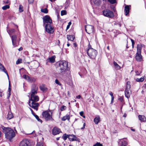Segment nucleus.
Here are the masks:
<instances>
[{
    "label": "nucleus",
    "mask_w": 146,
    "mask_h": 146,
    "mask_svg": "<svg viewBox=\"0 0 146 146\" xmlns=\"http://www.w3.org/2000/svg\"><path fill=\"white\" fill-rule=\"evenodd\" d=\"M3 132L4 133L5 137L9 139L10 141L15 136V134L13 130L11 128L2 126Z\"/></svg>",
    "instance_id": "nucleus-1"
},
{
    "label": "nucleus",
    "mask_w": 146,
    "mask_h": 146,
    "mask_svg": "<svg viewBox=\"0 0 146 146\" xmlns=\"http://www.w3.org/2000/svg\"><path fill=\"white\" fill-rule=\"evenodd\" d=\"M58 66L61 72H64L69 70L68 67V62L65 60L60 61L58 62Z\"/></svg>",
    "instance_id": "nucleus-2"
},
{
    "label": "nucleus",
    "mask_w": 146,
    "mask_h": 146,
    "mask_svg": "<svg viewBox=\"0 0 146 146\" xmlns=\"http://www.w3.org/2000/svg\"><path fill=\"white\" fill-rule=\"evenodd\" d=\"M50 111H43L42 113V116L46 121H53V120L52 116V113L51 112L50 113Z\"/></svg>",
    "instance_id": "nucleus-3"
},
{
    "label": "nucleus",
    "mask_w": 146,
    "mask_h": 146,
    "mask_svg": "<svg viewBox=\"0 0 146 146\" xmlns=\"http://www.w3.org/2000/svg\"><path fill=\"white\" fill-rule=\"evenodd\" d=\"M97 52L96 50L92 48L88 49L87 54L89 56L93 59H95L96 56Z\"/></svg>",
    "instance_id": "nucleus-4"
},
{
    "label": "nucleus",
    "mask_w": 146,
    "mask_h": 146,
    "mask_svg": "<svg viewBox=\"0 0 146 146\" xmlns=\"http://www.w3.org/2000/svg\"><path fill=\"white\" fill-rule=\"evenodd\" d=\"M130 82H127V84L125 92V95L126 97L129 98L131 94V90L130 89L131 86Z\"/></svg>",
    "instance_id": "nucleus-5"
},
{
    "label": "nucleus",
    "mask_w": 146,
    "mask_h": 146,
    "mask_svg": "<svg viewBox=\"0 0 146 146\" xmlns=\"http://www.w3.org/2000/svg\"><path fill=\"white\" fill-rule=\"evenodd\" d=\"M19 146H33L30 140L24 139L19 144Z\"/></svg>",
    "instance_id": "nucleus-6"
},
{
    "label": "nucleus",
    "mask_w": 146,
    "mask_h": 146,
    "mask_svg": "<svg viewBox=\"0 0 146 146\" xmlns=\"http://www.w3.org/2000/svg\"><path fill=\"white\" fill-rule=\"evenodd\" d=\"M103 13L104 16L109 18H112L114 16L113 12L109 9H106L103 10Z\"/></svg>",
    "instance_id": "nucleus-7"
},
{
    "label": "nucleus",
    "mask_w": 146,
    "mask_h": 146,
    "mask_svg": "<svg viewBox=\"0 0 146 146\" xmlns=\"http://www.w3.org/2000/svg\"><path fill=\"white\" fill-rule=\"evenodd\" d=\"M42 19L43 20V25H45L47 24H50L52 23V19L48 15H46Z\"/></svg>",
    "instance_id": "nucleus-8"
},
{
    "label": "nucleus",
    "mask_w": 146,
    "mask_h": 146,
    "mask_svg": "<svg viewBox=\"0 0 146 146\" xmlns=\"http://www.w3.org/2000/svg\"><path fill=\"white\" fill-rule=\"evenodd\" d=\"M46 31L49 33H52L54 31V27L50 24H47L45 26Z\"/></svg>",
    "instance_id": "nucleus-9"
},
{
    "label": "nucleus",
    "mask_w": 146,
    "mask_h": 146,
    "mask_svg": "<svg viewBox=\"0 0 146 146\" xmlns=\"http://www.w3.org/2000/svg\"><path fill=\"white\" fill-rule=\"evenodd\" d=\"M85 29L88 33L90 34L94 32V27L92 25H87L85 26Z\"/></svg>",
    "instance_id": "nucleus-10"
},
{
    "label": "nucleus",
    "mask_w": 146,
    "mask_h": 146,
    "mask_svg": "<svg viewBox=\"0 0 146 146\" xmlns=\"http://www.w3.org/2000/svg\"><path fill=\"white\" fill-rule=\"evenodd\" d=\"M29 105L32 108L36 110V111L38 110V107L39 106V104L36 102H31V101H29Z\"/></svg>",
    "instance_id": "nucleus-11"
},
{
    "label": "nucleus",
    "mask_w": 146,
    "mask_h": 146,
    "mask_svg": "<svg viewBox=\"0 0 146 146\" xmlns=\"http://www.w3.org/2000/svg\"><path fill=\"white\" fill-rule=\"evenodd\" d=\"M38 87L35 84L32 85L31 91V95H35L37 93Z\"/></svg>",
    "instance_id": "nucleus-12"
},
{
    "label": "nucleus",
    "mask_w": 146,
    "mask_h": 146,
    "mask_svg": "<svg viewBox=\"0 0 146 146\" xmlns=\"http://www.w3.org/2000/svg\"><path fill=\"white\" fill-rule=\"evenodd\" d=\"M39 97L35 95H31V99L29 101H31V102H37L39 100Z\"/></svg>",
    "instance_id": "nucleus-13"
},
{
    "label": "nucleus",
    "mask_w": 146,
    "mask_h": 146,
    "mask_svg": "<svg viewBox=\"0 0 146 146\" xmlns=\"http://www.w3.org/2000/svg\"><path fill=\"white\" fill-rule=\"evenodd\" d=\"M52 133L54 135H56L59 134L60 131V129L56 127H54L52 129Z\"/></svg>",
    "instance_id": "nucleus-14"
},
{
    "label": "nucleus",
    "mask_w": 146,
    "mask_h": 146,
    "mask_svg": "<svg viewBox=\"0 0 146 146\" xmlns=\"http://www.w3.org/2000/svg\"><path fill=\"white\" fill-rule=\"evenodd\" d=\"M136 60L140 62L142 60V56L141 55V53H139L137 52L135 57Z\"/></svg>",
    "instance_id": "nucleus-15"
},
{
    "label": "nucleus",
    "mask_w": 146,
    "mask_h": 146,
    "mask_svg": "<svg viewBox=\"0 0 146 146\" xmlns=\"http://www.w3.org/2000/svg\"><path fill=\"white\" fill-rule=\"evenodd\" d=\"M143 47H144V45L141 44H138L137 45V52L139 53V54L141 53L142 48Z\"/></svg>",
    "instance_id": "nucleus-16"
},
{
    "label": "nucleus",
    "mask_w": 146,
    "mask_h": 146,
    "mask_svg": "<svg viewBox=\"0 0 146 146\" xmlns=\"http://www.w3.org/2000/svg\"><path fill=\"white\" fill-rule=\"evenodd\" d=\"M0 71L3 72L5 73L6 74L8 78H9V76H8V74L7 73V70H6V69L4 68L3 66L0 63Z\"/></svg>",
    "instance_id": "nucleus-17"
},
{
    "label": "nucleus",
    "mask_w": 146,
    "mask_h": 146,
    "mask_svg": "<svg viewBox=\"0 0 146 146\" xmlns=\"http://www.w3.org/2000/svg\"><path fill=\"white\" fill-rule=\"evenodd\" d=\"M77 138L74 135H72L68 136V139L70 141H76Z\"/></svg>",
    "instance_id": "nucleus-18"
},
{
    "label": "nucleus",
    "mask_w": 146,
    "mask_h": 146,
    "mask_svg": "<svg viewBox=\"0 0 146 146\" xmlns=\"http://www.w3.org/2000/svg\"><path fill=\"white\" fill-rule=\"evenodd\" d=\"M11 38H12V41L13 44V45H15L17 38V36L15 35H13L12 36H11Z\"/></svg>",
    "instance_id": "nucleus-19"
},
{
    "label": "nucleus",
    "mask_w": 146,
    "mask_h": 146,
    "mask_svg": "<svg viewBox=\"0 0 146 146\" xmlns=\"http://www.w3.org/2000/svg\"><path fill=\"white\" fill-rule=\"evenodd\" d=\"M130 8L129 5H126L125 7L124 11L125 12V15H127L129 13Z\"/></svg>",
    "instance_id": "nucleus-20"
},
{
    "label": "nucleus",
    "mask_w": 146,
    "mask_h": 146,
    "mask_svg": "<svg viewBox=\"0 0 146 146\" xmlns=\"http://www.w3.org/2000/svg\"><path fill=\"white\" fill-rule=\"evenodd\" d=\"M100 121V118L99 116H96L94 119V122L96 124H98Z\"/></svg>",
    "instance_id": "nucleus-21"
},
{
    "label": "nucleus",
    "mask_w": 146,
    "mask_h": 146,
    "mask_svg": "<svg viewBox=\"0 0 146 146\" xmlns=\"http://www.w3.org/2000/svg\"><path fill=\"white\" fill-rule=\"evenodd\" d=\"M139 119L141 121H146V118L144 115H139L138 116Z\"/></svg>",
    "instance_id": "nucleus-22"
},
{
    "label": "nucleus",
    "mask_w": 146,
    "mask_h": 146,
    "mask_svg": "<svg viewBox=\"0 0 146 146\" xmlns=\"http://www.w3.org/2000/svg\"><path fill=\"white\" fill-rule=\"evenodd\" d=\"M67 38L68 40L73 41L75 38V37L72 35H67Z\"/></svg>",
    "instance_id": "nucleus-23"
},
{
    "label": "nucleus",
    "mask_w": 146,
    "mask_h": 146,
    "mask_svg": "<svg viewBox=\"0 0 146 146\" xmlns=\"http://www.w3.org/2000/svg\"><path fill=\"white\" fill-rule=\"evenodd\" d=\"M113 64L115 68L117 70H119L120 69V66L115 62L114 61Z\"/></svg>",
    "instance_id": "nucleus-24"
},
{
    "label": "nucleus",
    "mask_w": 146,
    "mask_h": 146,
    "mask_svg": "<svg viewBox=\"0 0 146 146\" xmlns=\"http://www.w3.org/2000/svg\"><path fill=\"white\" fill-rule=\"evenodd\" d=\"M40 90L43 92H46L47 91V88L44 85L40 86Z\"/></svg>",
    "instance_id": "nucleus-25"
},
{
    "label": "nucleus",
    "mask_w": 146,
    "mask_h": 146,
    "mask_svg": "<svg viewBox=\"0 0 146 146\" xmlns=\"http://www.w3.org/2000/svg\"><path fill=\"white\" fill-rule=\"evenodd\" d=\"M55 56H52L51 57L49 58L48 60H49V61L52 63L54 62H55Z\"/></svg>",
    "instance_id": "nucleus-26"
},
{
    "label": "nucleus",
    "mask_w": 146,
    "mask_h": 146,
    "mask_svg": "<svg viewBox=\"0 0 146 146\" xmlns=\"http://www.w3.org/2000/svg\"><path fill=\"white\" fill-rule=\"evenodd\" d=\"M70 116L68 115H66L65 116L63 117L62 119V121H65L66 119L69 120L70 119Z\"/></svg>",
    "instance_id": "nucleus-27"
},
{
    "label": "nucleus",
    "mask_w": 146,
    "mask_h": 146,
    "mask_svg": "<svg viewBox=\"0 0 146 146\" xmlns=\"http://www.w3.org/2000/svg\"><path fill=\"white\" fill-rule=\"evenodd\" d=\"M13 117V115L12 113L11 112H9L7 115L8 119H10Z\"/></svg>",
    "instance_id": "nucleus-28"
},
{
    "label": "nucleus",
    "mask_w": 146,
    "mask_h": 146,
    "mask_svg": "<svg viewBox=\"0 0 146 146\" xmlns=\"http://www.w3.org/2000/svg\"><path fill=\"white\" fill-rule=\"evenodd\" d=\"M144 79V78L143 77H142L140 78H137L135 79V80L137 82H142Z\"/></svg>",
    "instance_id": "nucleus-29"
},
{
    "label": "nucleus",
    "mask_w": 146,
    "mask_h": 146,
    "mask_svg": "<svg viewBox=\"0 0 146 146\" xmlns=\"http://www.w3.org/2000/svg\"><path fill=\"white\" fill-rule=\"evenodd\" d=\"M9 35H11L15 31V30L14 29H12L7 31Z\"/></svg>",
    "instance_id": "nucleus-30"
},
{
    "label": "nucleus",
    "mask_w": 146,
    "mask_h": 146,
    "mask_svg": "<svg viewBox=\"0 0 146 146\" xmlns=\"http://www.w3.org/2000/svg\"><path fill=\"white\" fill-rule=\"evenodd\" d=\"M127 142L126 141L123 140L122 142V146H127Z\"/></svg>",
    "instance_id": "nucleus-31"
},
{
    "label": "nucleus",
    "mask_w": 146,
    "mask_h": 146,
    "mask_svg": "<svg viewBox=\"0 0 146 146\" xmlns=\"http://www.w3.org/2000/svg\"><path fill=\"white\" fill-rule=\"evenodd\" d=\"M69 135H67L66 134H64L62 137L63 139L64 140H66L67 138H68Z\"/></svg>",
    "instance_id": "nucleus-32"
},
{
    "label": "nucleus",
    "mask_w": 146,
    "mask_h": 146,
    "mask_svg": "<svg viewBox=\"0 0 146 146\" xmlns=\"http://www.w3.org/2000/svg\"><path fill=\"white\" fill-rule=\"evenodd\" d=\"M95 4L98 5L100 4V2L99 0H94L93 1Z\"/></svg>",
    "instance_id": "nucleus-33"
},
{
    "label": "nucleus",
    "mask_w": 146,
    "mask_h": 146,
    "mask_svg": "<svg viewBox=\"0 0 146 146\" xmlns=\"http://www.w3.org/2000/svg\"><path fill=\"white\" fill-rule=\"evenodd\" d=\"M41 11L45 13H48V10L46 8L41 9Z\"/></svg>",
    "instance_id": "nucleus-34"
},
{
    "label": "nucleus",
    "mask_w": 146,
    "mask_h": 146,
    "mask_svg": "<svg viewBox=\"0 0 146 146\" xmlns=\"http://www.w3.org/2000/svg\"><path fill=\"white\" fill-rule=\"evenodd\" d=\"M33 115L37 119L38 121L42 123V120L39 118L38 116L37 115H36L35 114L34 115Z\"/></svg>",
    "instance_id": "nucleus-35"
},
{
    "label": "nucleus",
    "mask_w": 146,
    "mask_h": 146,
    "mask_svg": "<svg viewBox=\"0 0 146 146\" xmlns=\"http://www.w3.org/2000/svg\"><path fill=\"white\" fill-rule=\"evenodd\" d=\"M9 5H6L5 6H3L2 9L3 10H5L7 9H9Z\"/></svg>",
    "instance_id": "nucleus-36"
},
{
    "label": "nucleus",
    "mask_w": 146,
    "mask_h": 146,
    "mask_svg": "<svg viewBox=\"0 0 146 146\" xmlns=\"http://www.w3.org/2000/svg\"><path fill=\"white\" fill-rule=\"evenodd\" d=\"M35 81V79L33 78H30L28 80V82H34Z\"/></svg>",
    "instance_id": "nucleus-37"
},
{
    "label": "nucleus",
    "mask_w": 146,
    "mask_h": 146,
    "mask_svg": "<svg viewBox=\"0 0 146 146\" xmlns=\"http://www.w3.org/2000/svg\"><path fill=\"white\" fill-rule=\"evenodd\" d=\"M23 7L21 5H20L19 7V11L20 12H22L23 11Z\"/></svg>",
    "instance_id": "nucleus-38"
},
{
    "label": "nucleus",
    "mask_w": 146,
    "mask_h": 146,
    "mask_svg": "<svg viewBox=\"0 0 146 146\" xmlns=\"http://www.w3.org/2000/svg\"><path fill=\"white\" fill-rule=\"evenodd\" d=\"M23 78L27 80L28 81L30 78V77L26 75H24L23 76Z\"/></svg>",
    "instance_id": "nucleus-39"
},
{
    "label": "nucleus",
    "mask_w": 146,
    "mask_h": 146,
    "mask_svg": "<svg viewBox=\"0 0 146 146\" xmlns=\"http://www.w3.org/2000/svg\"><path fill=\"white\" fill-rule=\"evenodd\" d=\"M61 15H63L66 14V12L65 10H62L61 11Z\"/></svg>",
    "instance_id": "nucleus-40"
},
{
    "label": "nucleus",
    "mask_w": 146,
    "mask_h": 146,
    "mask_svg": "<svg viewBox=\"0 0 146 146\" xmlns=\"http://www.w3.org/2000/svg\"><path fill=\"white\" fill-rule=\"evenodd\" d=\"M22 60L21 59H18L16 62V64H18L22 63Z\"/></svg>",
    "instance_id": "nucleus-41"
},
{
    "label": "nucleus",
    "mask_w": 146,
    "mask_h": 146,
    "mask_svg": "<svg viewBox=\"0 0 146 146\" xmlns=\"http://www.w3.org/2000/svg\"><path fill=\"white\" fill-rule=\"evenodd\" d=\"M93 146H103L102 144L99 142H97L95 144H94Z\"/></svg>",
    "instance_id": "nucleus-42"
},
{
    "label": "nucleus",
    "mask_w": 146,
    "mask_h": 146,
    "mask_svg": "<svg viewBox=\"0 0 146 146\" xmlns=\"http://www.w3.org/2000/svg\"><path fill=\"white\" fill-rule=\"evenodd\" d=\"M55 83L56 84H57L59 86L61 85V84L60 83V82H59V81L57 79H56L55 80Z\"/></svg>",
    "instance_id": "nucleus-43"
},
{
    "label": "nucleus",
    "mask_w": 146,
    "mask_h": 146,
    "mask_svg": "<svg viewBox=\"0 0 146 146\" xmlns=\"http://www.w3.org/2000/svg\"><path fill=\"white\" fill-rule=\"evenodd\" d=\"M66 108V107L65 106H63L61 107L60 108V110L61 111H63L65 110Z\"/></svg>",
    "instance_id": "nucleus-44"
},
{
    "label": "nucleus",
    "mask_w": 146,
    "mask_h": 146,
    "mask_svg": "<svg viewBox=\"0 0 146 146\" xmlns=\"http://www.w3.org/2000/svg\"><path fill=\"white\" fill-rule=\"evenodd\" d=\"M116 0H108V1L111 4H114L115 3Z\"/></svg>",
    "instance_id": "nucleus-45"
},
{
    "label": "nucleus",
    "mask_w": 146,
    "mask_h": 146,
    "mask_svg": "<svg viewBox=\"0 0 146 146\" xmlns=\"http://www.w3.org/2000/svg\"><path fill=\"white\" fill-rule=\"evenodd\" d=\"M71 24L72 23L71 22H69V23H68V25L67 26L66 30H68L70 26L71 25Z\"/></svg>",
    "instance_id": "nucleus-46"
},
{
    "label": "nucleus",
    "mask_w": 146,
    "mask_h": 146,
    "mask_svg": "<svg viewBox=\"0 0 146 146\" xmlns=\"http://www.w3.org/2000/svg\"><path fill=\"white\" fill-rule=\"evenodd\" d=\"M8 92H9V93H10L11 92L10 83V82L9 81V88H8Z\"/></svg>",
    "instance_id": "nucleus-47"
},
{
    "label": "nucleus",
    "mask_w": 146,
    "mask_h": 146,
    "mask_svg": "<svg viewBox=\"0 0 146 146\" xmlns=\"http://www.w3.org/2000/svg\"><path fill=\"white\" fill-rule=\"evenodd\" d=\"M3 90L0 89V96L1 97H2L3 95Z\"/></svg>",
    "instance_id": "nucleus-48"
},
{
    "label": "nucleus",
    "mask_w": 146,
    "mask_h": 146,
    "mask_svg": "<svg viewBox=\"0 0 146 146\" xmlns=\"http://www.w3.org/2000/svg\"><path fill=\"white\" fill-rule=\"evenodd\" d=\"M118 100L122 102L123 101V98L122 97H120L118 98Z\"/></svg>",
    "instance_id": "nucleus-49"
},
{
    "label": "nucleus",
    "mask_w": 146,
    "mask_h": 146,
    "mask_svg": "<svg viewBox=\"0 0 146 146\" xmlns=\"http://www.w3.org/2000/svg\"><path fill=\"white\" fill-rule=\"evenodd\" d=\"M135 73L136 75L137 76L139 75L140 74V73H139L137 70L135 71Z\"/></svg>",
    "instance_id": "nucleus-50"
},
{
    "label": "nucleus",
    "mask_w": 146,
    "mask_h": 146,
    "mask_svg": "<svg viewBox=\"0 0 146 146\" xmlns=\"http://www.w3.org/2000/svg\"><path fill=\"white\" fill-rule=\"evenodd\" d=\"M38 146H43V143H38Z\"/></svg>",
    "instance_id": "nucleus-51"
},
{
    "label": "nucleus",
    "mask_w": 146,
    "mask_h": 146,
    "mask_svg": "<svg viewBox=\"0 0 146 146\" xmlns=\"http://www.w3.org/2000/svg\"><path fill=\"white\" fill-rule=\"evenodd\" d=\"M109 94L111 96V98L112 97H114L113 96V94L111 92H110L109 93Z\"/></svg>",
    "instance_id": "nucleus-52"
},
{
    "label": "nucleus",
    "mask_w": 146,
    "mask_h": 146,
    "mask_svg": "<svg viewBox=\"0 0 146 146\" xmlns=\"http://www.w3.org/2000/svg\"><path fill=\"white\" fill-rule=\"evenodd\" d=\"M85 125H86V124H85V123H84L83 127H82L81 128V129H84L85 128Z\"/></svg>",
    "instance_id": "nucleus-53"
},
{
    "label": "nucleus",
    "mask_w": 146,
    "mask_h": 146,
    "mask_svg": "<svg viewBox=\"0 0 146 146\" xmlns=\"http://www.w3.org/2000/svg\"><path fill=\"white\" fill-rule=\"evenodd\" d=\"M84 114V112L83 111H81L80 113V114L81 116H82Z\"/></svg>",
    "instance_id": "nucleus-54"
},
{
    "label": "nucleus",
    "mask_w": 146,
    "mask_h": 146,
    "mask_svg": "<svg viewBox=\"0 0 146 146\" xmlns=\"http://www.w3.org/2000/svg\"><path fill=\"white\" fill-rule=\"evenodd\" d=\"M34 0H28V1L29 3H33Z\"/></svg>",
    "instance_id": "nucleus-55"
},
{
    "label": "nucleus",
    "mask_w": 146,
    "mask_h": 146,
    "mask_svg": "<svg viewBox=\"0 0 146 146\" xmlns=\"http://www.w3.org/2000/svg\"><path fill=\"white\" fill-rule=\"evenodd\" d=\"M131 40L132 42V45H134L135 44V42L134 40L132 39H131Z\"/></svg>",
    "instance_id": "nucleus-56"
},
{
    "label": "nucleus",
    "mask_w": 146,
    "mask_h": 146,
    "mask_svg": "<svg viewBox=\"0 0 146 146\" xmlns=\"http://www.w3.org/2000/svg\"><path fill=\"white\" fill-rule=\"evenodd\" d=\"M29 109H30V110L31 111L32 113L33 114V115H34L35 113H34L33 110L31 109L30 108H29Z\"/></svg>",
    "instance_id": "nucleus-57"
},
{
    "label": "nucleus",
    "mask_w": 146,
    "mask_h": 146,
    "mask_svg": "<svg viewBox=\"0 0 146 146\" xmlns=\"http://www.w3.org/2000/svg\"><path fill=\"white\" fill-rule=\"evenodd\" d=\"M4 3H5V4L10 3V2L8 0H7V1H4Z\"/></svg>",
    "instance_id": "nucleus-58"
},
{
    "label": "nucleus",
    "mask_w": 146,
    "mask_h": 146,
    "mask_svg": "<svg viewBox=\"0 0 146 146\" xmlns=\"http://www.w3.org/2000/svg\"><path fill=\"white\" fill-rule=\"evenodd\" d=\"M114 99V97H112L111 98V103H113V101Z\"/></svg>",
    "instance_id": "nucleus-59"
},
{
    "label": "nucleus",
    "mask_w": 146,
    "mask_h": 146,
    "mask_svg": "<svg viewBox=\"0 0 146 146\" xmlns=\"http://www.w3.org/2000/svg\"><path fill=\"white\" fill-rule=\"evenodd\" d=\"M81 97V96L80 95H79L76 97V98L78 99H80Z\"/></svg>",
    "instance_id": "nucleus-60"
},
{
    "label": "nucleus",
    "mask_w": 146,
    "mask_h": 146,
    "mask_svg": "<svg viewBox=\"0 0 146 146\" xmlns=\"http://www.w3.org/2000/svg\"><path fill=\"white\" fill-rule=\"evenodd\" d=\"M23 48L22 47H21L20 48H19V49H18V50L19 51H21L22 50H23Z\"/></svg>",
    "instance_id": "nucleus-61"
},
{
    "label": "nucleus",
    "mask_w": 146,
    "mask_h": 146,
    "mask_svg": "<svg viewBox=\"0 0 146 146\" xmlns=\"http://www.w3.org/2000/svg\"><path fill=\"white\" fill-rule=\"evenodd\" d=\"M127 116V114L125 113L123 115V117H126Z\"/></svg>",
    "instance_id": "nucleus-62"
},
{
    "label": "nucleus",
    "mask_w": 146,
    "mask_h": 146,
    "mask_svg": "<svg viewBox=\"0 0 146 146\" xmlns=\"http://www.w3.org/2000/svg\"><path fill=\"white\" fill-rule=\"evenodd\" d=\"M88 49H90V48H92L91 45H89L88 46Z\"/></svg>",
    "instance_id": "nucleus-63"
},
{
    "label": "nucleus",
    "mask_w": 146,
    "mask_h": 146,
    "mask_svg": "<svg viewBox=\"0 0 146 146\" xmlns=\"http://www.w3.org/2000/svg\"><path fill=\"white\" fill-rule=\"evenodd\" d=\"M131 130L133 131H135V129H131Z\"/></svg>",
    "instance_id": "nucleus-64"
}]
</instances>
